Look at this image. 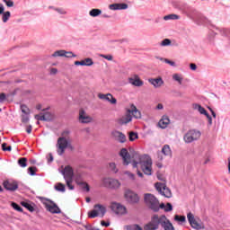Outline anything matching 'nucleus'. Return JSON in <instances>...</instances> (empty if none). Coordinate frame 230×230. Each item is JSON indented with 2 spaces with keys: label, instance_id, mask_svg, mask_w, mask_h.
Wrapping results in <instances>:
<instances>
[{
  "label": "nucleus",
  "instance_id": "31",
  "mask_svg": "<svg viewBox=\"0 0 230 230\" xmlns=\"http://www.w3.org/2000/svg\"><path fill=\"white\" fill-rule=\"evenodd\" d=\"M89 13H90L91 17H98V15H102V10L92 9Z\"/></svg>",
  "mask_w": 230,
  "mask_h": 230
},
{
  "label": "nucleus",
  "instance_id": "45",
  "mask_svg": "<svg viewBox=\"0 0 230 230\" xmlns=\"http://www.w3.org/2000/svg\"><path fill=\"white\" fill-rule=\"evenodd\" d=\"M128 230H143L138 225H132L128 226Z\"/></svg>",
  "mask_w": 230,
  "mask_h": 230
},
{
  "label": "nucleus",
  "instance_id": "44",
  "mask_svg": "<svg viewBox=\"0 0 230 230\" xmlns=\"http://www.w3.org/2000/svg\"><path fill=\"white\" fill-rule=\"evenodd\" d=\"M28 172L30 173V175H35V173H37V167L35 166L29 167Z\"/></svg>",
  "mask_w": 230,
  "mask_h": 230
},
{
  "label": "nucleus",
  "instance_id": "23",
  "mask_svg": "<svg viewBox=\"0 0 230 230\" xmlns=\"http://www.w3.org/2000/svg\"><path fill=\"white\" fill-rule=\"evenodd\" d=\"M149 83H151L154 87H161L162 85L164 84V81H163L162 77H157V78H151L148 80Z\"/></svg>",
  "mask_w": 230,
  "mask_h": 230
},
{
  "label": "nucleus",
  "instance_id": "52",
  "mask_svg": "<svg viewBox=\"0 0 230 230\" xmlns=\"http://www.w3.org/2000/svg\"><path fill=\"white\" fill-rule=\"evenodd\" d=\"M4 3H5L6 6H8L9 8H12V6H13V1L12 0H3Z\"/></svg>",
  "mask_w": 230,
  "mask_h": 230
},
{
  "label": "nucleus",
  "instance_id": "38",
  "mask_svg": "<svg viewBox=\"0 0 230 230\" xmlns=\"http://www.w3.org/2000/svg\"><path fill=\"white\" fill-rule=\"evenodd\" d=\"M98 210H96V208H94L93 210L90 211L88 213V217L89 218H96V217H98Z\"/></svg>",
  "mask_w": 230,
  "mask_h": 230
},
{
  "label": "nucleus",
  "instance_id": "16",
  "mask_svg": "<svg viewBox=\"0 0 230 230\" xmlns=\"http://www.w3.org/2000/svg\"><path fill=\"white\" fill-rule=\"evenodd\" d=\"M4 188L8 191H15L19 188L17 181H4Z\"/></svg>",
  "mask_w": 230,
  "mask_h": 230
},
{
  "label": "nucleus",
  "instance_id": "26",
  "mask_svg": "<svg viewBox=\"0 0 230 230\" xmlns=\"http://www.w3.org/2000/svg\"><path fill=\"white\" fill-rule=\"evenodd\" d=\"M192 109H194V111H198L199 113L203 114L204 116H207L208 111H206V109L204 107H202L200 104H193L192 105Z\"/></svg>",
  "mask_w": 230,
  "mask_h": 230
},
{
  "label": "nucleus",
  "instance_id": "50",
  "mask_svg": "<svg viewBox=\"0 0 230 230\" xmlns=\"http://www.w3.org/2000/svg\"><path fill=\"white\" fill-rule=\"evenodd\" d=\"M125 175H127V177L131 181H134V179H136V175L130 172H126Z\"/></svg>",
  "mask_w": 230,
  "mask_h": 230
},
{
  "label": "nucleus",
  "instance_id": "55",
  "mask_svg": "<svg viewBox=\"0 0 230 230\" xmlns=\"http://www.w3.org/2000/svg\"><path fill=\"white\" fill-rule=\"evenodd\" d=\"M102 58H105L106 60H112L113 57L112 55H101Z\"/></svg>",
  "mask_w": 230,
  "mask_h": 230
},
{
  "label": "nucleus",
  "instance_id": "48",
  "mask_svg": "<svg viewBox=\"0 0 230 230\" xmlns=\"http://www.w3.org/2000/svg\"><path fill=\"white\" fill-rule=\"evenodd\" d=\"M164 211L166 213L170 212V211H173V207L171 205V203H167L164 208Z\"/></svg>",
  "mask_w": 230,
  "mask_h": 230
},
{
  "label": "nucleus",
  "instance_id": "17",
  "mask_svg": "<svg viewBox=\"0 0 230 230\" xmlns=\"http://www.w3.org/2000/svg\"><path fill=\"white\" fill-rule=\"evenodd\" d=\"M52 57H65L66 58H73L76 57V55L73 54L71 51L58 50L52 54Z\"/></svg>",
  "mask_w": 230,
  "mask_h": 230
},
{
  "label": "nucleus",
  "instance_id": "29",
  "mask_svg": "<svg viewBox=\"0 0 230 230\" xmlns=\"http://www.w3.org/2000/svg\"><path fill=\"white\" fill-rule=\"evenodd\" d=\"M18 164L22 168H26L28 166V159L26 157L19 158Z\"/></svg>",
  "mask_w": 230,
  "mask_h": 230
},
{
  "label": "nucleus",
  "instance_id": "7",
  "mask_svg": "<svg viewBox=\"0 0 230 230\" xmlns=\"http://www.w3.org/2000/svg\"><path fill=\"white\" fill-rule=\"evenodd\" d=\"M187 218L189 220V224H190L193 229H197V230L204 229V223L195 219V216L193 215V213L191 212L188 213Z\"/></svg>",
  "mask_w": 230,
  "mask_h": 230
},
{
  "label": "nucleus",
  "instance_id": "27",
  "mask_svg": "<svg viewBox=\"0 0 230 230\" xmlns=\"http://www.w3.org/2000/svg\"><path fill=\"white\" fill-rule=\"evenodd\" d=\"M162 154L166 157H172V148H170V146L164 145L162 148Z\"/></svg>",
  "mask_w": 230,
  "mask_h": 230
},
{
  "label": "nucleus",
  "instance_id": "64",
  "mask_svg": "<svg viewBox=\"0 0 230 230\" xmlns=\"http://www.w3.org/2000/svg\"><path fill=\"white\" fill-rule=\"evenodd\" d=\"M26 132H27V134H31V126H29V127L26 128Z\"/></svg>",
  "mask_w": 230,
  "mask_h": 230
},
{
  "label": "nucleus",
  "instance_id": "18",
  "mask_svg": "<svg viewBox=\"0 0 230 230\" xmlns=\"http://www.w3.org/2000/svg\"><path fill=\"white\" fill-rule=\"evenodd\" d=\"M111 136L116 141H119V143H125L127 141V137L120 131L114 130L111 132Z\"/></svg>",
  "mask_w": 230,
  "mask_h": 230
},
{
  "label": "nucleus",
  "instance_id": "3",
  "mask_svg": "<svg viewBox=\"0 0 230 230\" xmlns=\"http://www.w3.org/2000/svg\"><path fill=\"white\" fill-rule=\"evenodd\" d=\"M144 200L146 206L157 213L159 211V199L154 196V194L146 193L144 196Z\"/></svg>",
  "mask_w": 230,
  "mask_h": 230
},
{
  "label": "nucleus",
  "instance_id": "34",
  "mask_svg": "<svg viewBox=\"0 0 230 230\" xmlns=\"http://www.w3.org/2000/svg\"><path fill=\"white\" fill-rule=\"evenodd\" d=\"M174 220H175V222H181V224H184V222H186V217L175 215Z\"/></svg>",
  "mask_w": 230,
  "mask_h": 230
},
{
  "label": "nucleus",
  "instance_id": "58",
  "mask_svg": "<svg viewBox=\"0 0 230 230\" xmlns=\"http://www.w3.org/2000/svg\"><path fill=\"white\" fill-rule=\"evenodd\" d=\"M75 66H85V61L84 59L81 61H75Z\"/></svg>",
  "mask_w": 230,
  "mask_h": 230
},
{
  "label": "nucleus",
  "instance_id": "41",
  "mask_svg": "<svg viewBox=\"0 0 230 230\" xmlns=\"http://www.w3.org/2000/svg\"><path fill=\"white\" fill-rule=\"evenodd\" d=\"M10 15H11V13H10L9 11L4 13L3 18H2L3 19V22H7L8 20L10 19Z\"/></svg>",
  "mask_w": 230,
  "mask_h": 230
},
{
  "label": "nucleus",
  "instance_id": "40",
  "mask_svg": "<svg viewBox=\"0 0 230 230\" xmlns=\"http://www.w3.org/2000/svg\"><path fill=\"white\" fill-rule=\"evenodd\" d=\"M11 206L12 208H13V209H15L16 211H19V213H22V208H21V206H19L17 203L13 202Z\"/></svg>",
  "mask_w": 230,
  "mask_h": 230
},
{
  "label": "nucleus",
  "instance_id": "57",
  "mask_svg": "<svg viewBox=\"0 0 230 230\" xmlns=\"http://www.w3.org/2000/svg\"><path fill=\"white\" fill-rule=\"evenodd\" d=\"M22 123H28V121H30V118H28V116H26V115H22Z\"/></svg>",
  "mask_w": 230,
  "mask_h": 230
},
{
  "label": "nucleus",
  "instance_id": "8",
  "mask_svg": "<svg viewBox=\"0 0 230 230\" xmlns=\"http://www.w3.org/2000/svg\"><path fill=\"white\" fill-rule=\"evenodd\" d=\"M124 197L129 204H137V202H139V196L133 190H127L124 193Z\"/></svg>",
  "mask_w": 230,
  "mask_h": 230
},
{
  "label": "nucleus",
  "instance_id": "4",
  "mask_svg": "<svg viewBox=\"0 0 230 230\" xmlns=\"http://www.w3.org/2000/svg\"><path fill=\"white\" fill-rule=\"evenodd\" d=\"M56 146L58 154L64 155L66 149L71 146V140L66 137H58Z\"/></svg>",
  "mask_w": 230,
  "mask_h": 230
},
{
  "label": "nucleus",
  "instance_id": "33",
  "mask_svg": "<svg viewBox=\"0 0 230 230\" xmlns=\"http://www.w3.org/2000/svg\"><path fill=\"white\" fill-rule=\"evenodd\" d=\"M172 80H174L175 82H178L180 85L182 84V76H181V75L179 74L172 75Z\"/></svg>",
  "mask_w": 230,
  "mask_h": 230
},
{
  "label": "nucleus",
  "instance_id": "35",
  "mask_svg": "<svg viewBox=\"0 0 230 230\" xmlns=\"http://www.w3.org/2000/svg\"><path fill=\"white\" fill-rule=\"evenodd\" d=\"M164 21H170L172 20V21H175L176 19H179V15L177 14H169V15H166L164 17Z\"/></svg>",
  "mask_w": 230,
  "mask_h": 230
},
{
  "label": "nucleus",
  "instance_id": "25",
  "mask_svg": "<svg viewBox=\"0 0 230 230\" xmlns=\"http://www.w3.org/2000/svg\"><path fill=\"white\" fill-rule=\"evenodd\" d=\"M75 182H76V184H78V186H81L83 188V190H84L85 191H87V192L91 191V188L89 187V184H87V182L82 181L78 178L75 179Z\"/></svg>",
  "mask_w": 230,
  "mask_h": 230
},
{
  "label": "nucleus",
  "instance_id": "10",
  "mask_svg": "<svg viewBox=\"0 0 230 230\" xmlns=\"http://www.w3.org/2000/svg\"><path fill=\"white\" fill-rule=\"evenodd\" d=\"M155 189L161 195L166 197V199H172V190L164 185V183L157 182L155 183Z\"/></svg>",
  "mask_w": 230,
  "mask_h": 230
},
{
  "label": "nucleus",
  "instance_id": "51",
  "mask_svg": "<svg viewBox=\"0 0 230 230\" xmlns=\"http://www.w3.org/2000/svg\"><path fill=\"white\" fill-rule=\"evenodd\" d=\"M172 44V40L169 39H165L161 42V46H170Z\"/></svg>",
  "mask_w": 230,
  "mask_h": 230
},
{
  "label": "nucleus",
  "instance_id": "21",
  "mask_svg": "<svg viewBox=\"0 0 230 230\" xmlns=\"http://www.w3.org/2000/svg\"><path fill=\"white\" fill-rule=\"evenodd\" d=\"M132 121V115L130 114V110L126 111V114L119 119L120 125H127Z\"/></svg>",
  "mask_w": 230,
  "mask_h": 230
},
{
  "label": "nucleus",
  "instance_id": "24",
  "mask_svg": "<svg viewBox=\"0 0 230 230\" xmlns=\"http://www.w3.org/2000/svg\"><path fill=\"white\" fill-rule=\"evenodd\" d=\"M158 125L161 128H166L168 125H170V119L168 118V116L164 115L158 122Z\"/></svg>",
  "mask_w": 230,
  "mask_h": 230
},
{
  "label": "nucleus",
  "instance_id": "37",
  "mask_svg": "<svg viewBox=\"0 0 230 230\" xmlns=\"http://www.w3.org/2000/svg\"><path fill=\"white\" fill-rule=\"evenodd\" d=\"M21 111L23 114H26L27 116L28 114H30V108H28V106H26L25 104L21 105Z\"/></svg>",
  "mask_w": 230,
  "mask_h": 230
},
{
  "label": "nucleus",
  "instance_id": "19",
  "mask_svg": "<svg viewBox=\"0 0 230 230\" xmlns=\"http://www.w3.org/2000/svg\"><path fill=\"white\" fill-rule=\"evenodd\" d=\"M161 226L164 230H175V227H173V225L168 218H166V216H163V219H161Z\"/></svg>",
  "mask_w": 230,
  "mask_h": 230
},
{
  "label": "nucleus",
  "instance_id": "28",
  "mask_svg": "<svg viewBox=\"0 0 230 230\" xmlns=\"http://www.w3.org/2000/svg\"><path fill=\"white\" fill-rule=\"evenodd\" d=\"M94 209H96L98 215H102L103 217V215H105L107 209L105 208V207H103V205H100V204H96L94 205Z\"/></svg>",
  "mask_w": 230,
  "mask_h": 230
},
{
  "label": "nucleus",
  "instance_id": "11",
  "mask_svg": "<svg viewBox=\"0 0 230 230\" xmlns=\"http://www.w3.org/2000/svg\"><path fill=\"white\" fill-rule=\"evenodd\" d=\"M47 211H49V213H54V214H58L60 213V208L58 206L55 204V202L47 199L46 201L43 202Z\"/></svg>",
  "mask_w": 230,
  "mask_h": 230
},
{
  "label": "nucleus",
  "instance_id": "60",
  "mask_svg": "<svg viewBox=\"0 0 230 230\" xmlns=\"http://www.w3.org/2000/svg\"><path fill=\"white\" fill-rule=\"evenodd\" d=\"M101 226H103L104 227H109L111 226V223H107L105 221H101Z\"/></svg>",
  "mask_w": 230,
  "mask_h": 230
},
{
  "label": "nucleus",
  "instance_id": "59",
  "mask_svg": "<svg viewBox=\"0 0 230 230\" xmlns=\"http://www.w3.org/2000/svg\"><path fill=\"white\" fill-rule=\"evenodd\" d=\"M206 118L208 119V124L209 125H213V119L209 116V113H208L207 115H205Z\"/></svg>",
  "mask_w": 230,
  "mask_h": 230
},
{
  "label": "nucleus",
  "instance_id": "42",
  "mask_svg": "<svg viewBox=\"0 0 230 230\" xmlns=\"http://www.w3.org/2000/svg\"><path fill=\"white\" fill-rule=\"evenodd\" d=\"M84 60V66H90L94 64V62L93 61V58H86Z\"/></svg>",
  "mask_w": 230,
  "mask_h": 230
},
{
  "label": "nucleus",
  "instance_id": "22",
  "mask_svg": "<svg viewBox=\"0 0 230 230\" xmlns=\"http://www.w3.org/2000/svg\"><path fill=\"white\" fill-rule=\"evenodd\" d=\"M128 111H130V115L133 118H136V119H139L141 118V111H139V110H137L136 105L132 104L130 109H128Z\"/></svg>",
  "mask_w": 230,
  "mask_h": 230
},
{
  "label": "nucleus",
  "instance_id": "43",
  "mask_svg": "<svg viewBox=\"0 0 230 230\" xmlns=\"http://www.w3.org/2000/svg\"><path fill=\"white\" fill-rule=\"evenodd\" d=\"M138 136L136 132H130L129 133V141H136L137 139Z\"/></svg>",
  "mask_w": 230,
  "mask_h": 230
},
{
  "label": "nucleus",
  "instance_id": "53",
  "mask_svg": "<svg viewBox=\"0 0 230 230\" xmlns=\"http://www.w3.org/2000/svg\"><path fill=\"white\" fill-rule=\"evenodd\" d=\"M128 5L127 4H119V10H127Z\"/></svg>",
  "mask_w": 230,
  "mask_h": 230
},
{
  "label": "nucleus",
  "instance_id": "30",
  "mask_svg": "<svg viewBox=\"0 0 230 230\" xmlns=\"http://www.w3.org/2000/svg\"><path fill=\"white\" fill-rule=\"evenodd\" d=\"M21 205L23 206V208H26L28 211H31V212L35 211V208H33V206H31V204H30V202L28 201H22Z\"/></svg>",
  "mask_w": 230,
  "mask_h": 230
},
{
  "label": "nucleus",
  "instance_id": "49",
  "mask_svg": "<svg viewBox=\"0 0 230 230\" xmlns=\"http://www.w3.org/2000/svg\"><path fill=\"white\" fill-rule=\"evenodd\" d=\"M34 118H35V119H37L38 121H45V119H44V114H42V113L38 114V115H35Z\"/></svg>",
  "mask_w": 230,
  "mask_h": 230
},
{
  "label": "nucleus",
  "instance_id": "56",
  "mask_svg": "<svg viewBox=\"0 0 230 230\" xmlns=\"http://www.w3.org/2000/svg\"><path fill=\"white\" fill-rule=\"evenodd\" d=\"M6 100V94L4 93H0V102L3 103Z\"/></svg>",
  "mask_w": 230,
  "mask_h": 230
},
{
  "label": "nucleus",
  "instance_id": "5",
  "mask_svg": "<svg viewBox=\"0 0 230 230\" xmlns=\"http://www.w3.org/2000/svg\"><path fill=\"white\" fill-rule=\"evenodd\" d=\"M201 133L199 130L190 129L183 137L185 143H193L197 139H200Z\"/></svg>",
  "mask_w": 230,
  "mask_h": 230
},
{
  "label": "nucleus",
  "instance_id": "46",
  "mask_svg": "<svg viewBox=\"0 0 230 230\" xmlns=\"http://www.w3.org/2000/svg\"><path fill=\"white\" fill-rule=\"evenodd\" d=\"M69 134H71V132L69 130H65L62 132L60 137H65V139H69Z\"/></svg>",
  "mask_w": 230,
  "mask_h": 230
},
{
  "label": "nucleus",
  "instance_id": "39",
  "mask_svg": "<svg viewBox=\"0 0 230 230\" xmlns=\"http://www.w3.org/2000/svg\"><path fill=\"white\" fill-rule=\"evenodd\" d=\"M109 168H110L111 172H112L113 173H118V167H116V164L111 163L109 164Z\"/></svg>",
  "mask_w": 230,
  "mask_h": 230
},
{
  "label": "nucleus",
  "instance_id": "36",
  "mask_svg": "<svg viewBox=\"0 0 230 230\" xmlns=\"http://www.w3.org/2000/svg\"><path fill=\"white\" fill-rule=\"evenodd\" d=\"M43 118L45 121H51V119H53V114H51V112H45Z\"/></svg>",
  "mask_w": 230,
  "mask_h": 230
},
{
  "label": "nucleus",
  "instance_id": "62",
  "mask_svg": "<svg viewBox=\"0 0 230 230\" xmlns=\"http://www.w3.org/2000/svg\"><path fill=\"white\" fill-rule=\"evenodd\" d=\"M190 69H191L192 71H196V70H197V65H195L194 63H191V64L190 65Z\"/></svg>",
  "mask_w": 230,
  "mask_h": 230
},
{
  "label": "nucleus",
  "instance_id": "47",
  "mask_svg": "<svg viewBox=\"0 0 230 230\" xmlns=\"http://www.w3.org/2000/svg\"><path fill=\"white\" fill-rule=\"evenodd\" d=\"M110 10H119V4H111L109 5Z\"/></svg>",
  "mask_w": 230,
  "mask_h": 230
},
{
  "label": "nucleus",
  "instance_id": "61",
  "mask_svg": "<svg viewBox=\"0 0 230 230\" xmlns=\"http://www.w3.org/2000/svg\"><path fill=\"white\" fill-rule=\"evenodd\" d=\"M84 228H85L86 230H96V228L93 227L91 225H86V226H84Z\"/></svg>",
  "mask_w": 230,
  "mask_h": 230
},
{
  "label": "nucleus",
  "instance_id": "32",
  "mask_svg": "<svg viewBox=\"0 0 230 230\" xmlns=\"http://www.w3.org/2000/svg\"><path fill=\"white\" fill-rule=\"evenodd\" d=\"M55 190H57V191L64 192L66 191V185H64V183L58 182L55 185Z\"/></svg>",
  "mask_w": 230,
  "mask_h": 230
},
{
  "label": "nucleus",
  "instance_id": "14",
  "mask_svg": "<svg viewBox=\"0 0 230 230\" xmlns=\"http://www.w3.org/2000/svg\"><path fill=\"white\" fill-rule=\"evenodd\" d=\"M111 209L116 213V215H125L127 208L119 203H111Z\"/></svg>",
  "mask_w": 230,
  "mask_h": 230
},
{
  "label": "nucleus",
  "instance_id": "20",
  "mask_svg": "<svg viewBox=\"0 0 230 230\" xmlns=\"http://www.w3.org/2000/svg\"><path fill=\"white\" fill-rule=\"evenodd\" d=\"M129 84L131 85H134L135 87H141L143 85V81L139 78V75H134L131 77L128 78Z\"/></svg>",
  "mask_w": 230,
  "mask_h": 230
},
{
  "label": "nucleus",
  "instance_id": "13",
  "mask_svg": "<svg viewBox=\"0 0 230 230\" xmlns=\"http://www.w3.org/2000/svg\"><path fill=\"white\" fill-rule=\"evenodd\" d=\"M98 98L100 100H104L105 102H109L111 105H116L118 103V100L114 98L111 93H98Z\"/></svg>",
  "mask_w": 230,
  "mask_h": 230
},
{
  "label": "nucleus",
  "instance_id": "9",
  "mask_svg": "<svg viewBox=\"0 0 230 230\" xmlns=\"http://www.w3.org/2000/svg\"><path fill=\"white\" fill-rule=\"evenodd\" d=\"M102 184L105 186V188H111L112 190H118L119 186H121V183H119V181L112 178H104L102 180Z\"/></svg>",
  "mask_w": 230,
  "mask_h": 230
},
{
  "label": "nucleus",
  "instance_id": "15",
  "mask_svg": "<svg viewBox=\"0 0 230 230\" xmlns=\"http://www.w3.org/2000/svg\"><path fill=\"white\" fill-rule=\"evenodd\" d=\"M78 119L79 123H91L93 121V118L89 116V114H87V112H85L84 109H81L79 111Z\"/></svg>",
  "mask_w": 230,
  "mask_h": 230
},
{
  "label": "nucleus",
  "instance_id": "6",
  "mask_svg": "<svg viewBox=\"0 0 230 230\" xmlns=\"http://www.w3.org/2000/svg\"><path fill=\"white\" fill-rule=\"evenodd\" d=\"M161 220H163V216L159 217V216L155 215L150 223L145 226V230H157L159 229V226H161Z\"/></svg>",
  "mask_w": 230,
  "mask_h": 230
},
{
  "label": "nucleus",
  "instance_id": "12",
  "mask_svg": "<svg viewBox=\"0 0 230 230\" xmlns=\"http://www.w3.org/2000/svg\"><path fill=\"white\" fill-rule=\"evenodd\" d=\"M141 169L146 175H152V158L150 156L143 163Z\"/></svg>",
  "mask_w": 230,
  "mask_h": 230
},
{
  "label": "nucleus",
  "instance_id": "63",
  "mask_svg": "<svg viewBox=\"0 0 230 230\" xmlns=\"http://www.w3.org/2000/svg\"><path fill=\"white\" fill-rule=\"evenodd\" d=\"M57 73H58V70L57 68L50 69V75H57Z\"/></svg>",
  "mask_w": 230,
  "mask_h": 230
},
{
  "label": "nucleus",
  "instance_id": "54",
  "mask_svg": "<svg viewBox=\"0 0 230 230\" xmlns=\"http://www.w3.org/2000/svg\"><path fill=\"white\" fill-rule=\"evenodd\" d=\"M165 64H169V66H172V67H175V62L170 60V59H164Z\"/></svg>",
  "mask_w": 230,
  "mask_h": 230
},
{
  "label": "nucleus",
  "instance_id": "2",
  "mask_svg": "<svg viewBox=\"0 0 230 230\" xmlns=\"http://www.w3.org/2000/svg\"><path fill=\"white\" fill-rule=\"evenodd\" d=\"M63 177L66 182V186L69 190H75V186H73V177H75V172L73 171V167L70 165H66L62 171Z\"/></svg>",
  "mask_w": 230,
  "mask_h": 230
},
{
  "label": "nucleus",
  "instance_id": "1",
  "mask_svg": "<svg viewBox=\"0 0 230 230\" xmlns=\"http://www.w3.org/2000/svg\"><path fill=\"white\" fill-rule=\"evenodd\" d=\"M119 155L122 157L124 166H128L131 163L133 168H137V164L142 165L146 158L149 157L148 155H141L139 153H135L131 158L130 153H128L127 148H122L119 152Z\"/></svg>",
  "mask_w": 230,
  "mask_h": 230
}]
</instances>
